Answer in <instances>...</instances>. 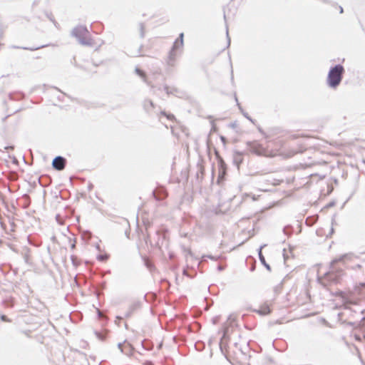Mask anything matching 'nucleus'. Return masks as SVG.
Listing matches in <instances>:
<instances>
[{
    "mask_svg": "<svg viewBox=\"0 0 365 365\" xmlns=\"http://www.w3.org/2000/svg\"><path fill=\"white\" fill-rule=\"evenodd\" d=\"M153 194L157 200H161L167 196L166 191L163 188L153 190Z\"/></svg>",
    "mask_w": 365,
    "mask_h": 365,
    "instance_id": "9",
    "label": "nucleus"
},
{
    "mask_svg": "<svg viewBox=\"0 0 365 365\" xmlns=\"http://www.w3.org/2000/svg\"><path fill=\"white\" fill-rule=\"evenodd\" d=\"M66 160L62 156H56L52 161V166L56 170H62L64 169Z\"/></svg>",
    "mask_w": 365,
    "mask_h": 365,
    "instance_id": "6",
    "label": "nucleus"
},
{
    "mask_svg": "<svg viewBox=\"0 0 365 365\" xmlns=\"http://www.w3.org/2000/svg\"><path fill=\"white\" fill-rule=\"evenodd\" d=\"M168 118L170 119V120H172L173 118H174V115H168Z\"/></svg>",
    "mask_w": 365,
    "mask_h": 365,
    "instance_id": "32",
    "label": "nucleus"
},
{
    "mask_svg": "<svg viewBox=\"0 0 365 365\" xmlns=\"http://www.w3.org/2000/svg\"><path fill=\"white\" fill-rule=\"evenodd\" d=\"M217 269H218V270L222 271V270L224 269V267L222 266H221V265H219Z\"/></svg>",
    "mask_w": 365,
    "mask_h": 365,
    "instance_id": "31",
    "label": "nucleus"
},
{
    "mask_svg": "<svg viewBox=\"0 0 365 365\" xmlns=\"http://www.w3.org/2000/svg\"><path fill=\"white\" fill-rule=\"evenodd\" d=\"M143 107L147 112H149L154 108V103L151 100L146 99L143 102Z\"/></svg>",
    "mask_w": 365,
    "mask_h": 365,
    "instance_id": "13",
    "label": "nucleus"
},
{
    "mask_svg": "<svg viewBox=\"0 0 365 365\" xmlns=\"http://www.w3.org/2000/svg\"><path fill=\"white\" fill-rule=\"evenodd\" d=\"M71 259L72 264H73V266L77 267L79 264L78 259L76 256L72 255L71 257Z\"/></svg>",
    "mask_w": 365,
    "mask_h": 365,
    "instance_id": "20",
    "label": "nucleus"
},
{
    "mask_svg": "<svg viewBox=\"0 0 365 365\" xmlns=\"http://www.w3.org/2000/svg\"><path fill=\"white\" fill-rule=\"evenodd\" d=\"M46 46L43 45V46H38V47H36V48H28V47H19V46H13L12 48H22L24 50L35 51V50H37V49H39V48H44Z\"/></svg>",
    "mask_w": 365,
    "mask_h": 365,
    "instance_id": "16",
    "label": "nucleus"
},
{
    "mask_svg": "<svg viewBox=\"0 0 365 365\" xmlns=\"http://www.w3.org/2000/svg\"><path fill=\"white\" fill-rule=\"evenodd\" d=\"M187 255H192V252H191L190 250H188L187 251Z\"/></svg>",
    "mask_w": 365,
    "mask_h": 365,
    "instance_id": "34",
    "label": "nucleus"
},
{
    "mask_svg": "<svg viewBox=\"0 0 365 365\" xmlns=\"http://www.w3.org/2000/svg\"><path fill=\"white\" fill-rule=\"evenodd\" d=\"M13 148V147H5V149Z\"/></svg>",
    "mask_w": 365,
    "mask_h": 365,
    "instance_id": "36",
    "label": "nucleus"
},
{
    "mask_svg": "<svg viewBox=\"0 0 365 365\" xmlns=\"http://www.w3.org/2000/svg\"><path fill=\"white\" fill-rule=\"evenodd\" d=\"M224 19L226 21V14H225V13L224 14Z\"/></svg>",
    "mask_w": 365,
    "mask_h": 365,
    "instance_id": "37",
    "label": "nucleus"
},
{
    "mask_svg": "<svg viewBox=\"0 0 365 365\" xmlns=\"http://www.w3.org/2000/svg\"><path fill=\"white\" fill-rule=\"evenodd\" d=\"M118 349L120 350V351H121L122 353H125L126 354H128V352H126V351H125L123 350V344H122V343H118Z\"/></svg>",
    "mask_w": 365,
    "mask_h": 365,
    "instance_id": "23",
    "label": "nucleus"
},
{
    "mask_svg": "<svg viewBox=\"0 0 365 365\" xmlns=\"http://www.w3.org/2000/svg\"><path fill=\"white\" fill-rule=\"evenodd\" d=\"M164 90L165 91V92L168 93V94H170V93H173L172 91L170 90L169 87L165 86L164 87Z\"/></svg>",
    "mask_w": 365,
    "mask_h": 365,
    "instance_id": "25",
    "label": "nucleus"
},
{
    "mask_svg": "<svg viewBox=\"0 0 365 365\" xmlns=\"http://www.w3.org/2000/svg\"><path fill=\"white\" fill-rule=\"evenodd\" d=\"M266 247V245H261L258 250V255H259V259L261 262V263L269 270L270 271L271 270V268H270V266L265 261V258L262 255V249Z\"/></svg>",
    "mask_w": 365,
    "mask_h": 365,
    "instance_id": "10",
    "label": "nucleus"
},
{
    "mask_svg": "<svg viewBox=\"0 0 365 365\" xmlns=\"http://www.w3.org/2000/svg\"><path fill=\"white\" fill-rule=\"evenodd\" d=\"M281 289H282V285H281V284H278L277 286H276V287H274V291L277 294H278V293H279V292H280Z\"/></svg>",
    "mask_w": 365,
    "mask_h": 365,
    "instance_id": "21",
    "label": "nucleus"
},
{
    "mask_svg": "<svg viewBox=\"0 0 365 365\" xmlns=\"http://www.w3.org/2000/svg\"><path fill=\"white\" fill-rule=\"evenodd\" d=\"M283 231H284V232L286 235L287 234V228H286V227H284V228Z\"/></svg>",
    "mask_w": 365,
    "mask_h": 365,
    "instance_id": "35",
    "label": "nucleus"
},
{
    "mask_svg": "<svg viewBox=\"0 0 365 365\" xmlns=\"http://www.w3.org/2000/svg\"><path fill=\"white\" fill-rule=\"evenodd\" d=\"M226 34H227V39H228V45L230 44V38L229 37V35H228V27L227 26H226Z\"/></svg>",
    "mask_w": 365,
    "mask_h": 365,
    "instance_id": "26",
    "label": "nucleus"
},
{
    "mask_svg": "<svg viewBox=\"0 0 365 365\" xmlns=\"http://www.w3.org/2000/svg\"><path fill=\"white\" fill-rule=\"evenodd\" d=\"M231 79L233 80V75L232 74V77H231Z\"/></svg>",
    "mask_w": 365,
    "mask_h": 365,
    "instance_id": "38",
    "label": "nucleus"
},
{
    "mask_svg": "<svg viewBox=\"0 0 365 365\" xmlns=\"http://www.w3.org/2000/svg\"><path fill=\"white\" fill-rule=\"evenodd\" d=\"M0 318L3 322H10L6 315H1Z\"/></svg>",
    "mask_w": 365,
    "mask_h": 365,
    "instance_id": "24",
    "label": "nucleus"
},
{
    "mask_svg": "<svg viewBox=\"0 0 365 365\" xmlns=\"http://www.w3.org/2000/svg\"><path fill=\"white\" fill-rule=\"evenodd\" d=\"M220 140H221V141L223 143V144H224V145L226 143V141H227V140H226L225 137H224V136H220Z\"/></svg>",
    "mask_w": 365,
    "mask_h": 365,
    "instance_id": "27",
    "label": "nucleus"
},
{
    "mask_svg": "<svg viewBox=\"0 0 365 365\" xmlns=\"http://www.w3.org/2000/svg\"><path fill=\"white\" fill-rule=\"evenodd\" d=\"M321 283L324 285V286H327V284H326V282H336L338 279H337V276L333 273L332 272H327L324 274V277L322 278V279H319Z\"/></svg>",
    "mask_w": 365,
    "mask_h": 365,
    "instance_id": "8",
    "label": "nucleus"
},
{
    "mask_svg": "<svg viewBox=\"0 0 365 365\" xmlns=\"http://www.w3.org/2000/svg\"><path fill=\"white\" fill-rule=\"evenodd\" d=\"M203 257H208V258H210L211 259H214V260L216 259V258L212 255H207V256H204Z\"/></svg>",
    "mask_w": 365,
    "mask_h": 365,
    "instance_id": "28",
    "label": "nucleus"
},
{
    "mask_svg": "<svg viewBox=\"0 0 365 365\" xmlns=\"http://www.w3.org/2000/svg\"><path fill=\"white\" fill-rule=\"evenodd\" d=\"M339 11H340V13L342 14L344 10H343V8L341 6H339Z\"/></svg>",
    "mask_w": 365,
    "mask_h": 365,
    "instance_id": "33",
    "label": "nucleus"
},
{
    "mask_svg": "<svg viewBox=\"0 0 365 365\" xmlns=\"http://www.w3.org/2000/svg\"><path fill=\"white\" fill-rule=\"evenodd\" d=\"M335 295L341 299L344 309L349 310L350 309V305L356 304L353 299L354 295L365 297V284L361 283L356 286L352 293L346 294L342 291H339L335 293Z\"/></svg>",
    "mask_w": 365,
    "mask_h": 365,
    "instance_id": "1",
    "label": "nucleus"
},
{
    "mask_svg": "<svg viewBox=\"0 0 365 365\" xmlns=\"http://www.w3.org/2000/svg\"><path fill=\"white\" fill-rule=\"evenodd\" d=\"M107 258H108V257H107V256H106V255H98V259L100 261H105V260H106V259H107Z\"/></svg>",
    "mask_w": 365,
    "mask_h": 365,
    "instance_id": "22",
    "label": "nucleus"
},
{
    "mask_svg": "<svg viewBox=\"0 0 365 365\" xmlns=\"http://www.w3.org/2000/svg\"><path fill=\"white\" fill-rule=\"evenodd\" d=\"M140 37L144 38L145 36V26L143 23H140Z\"/></svg>",
    "mask_w": 365,
    "mask_h": 365,
    "instance_id": "19",
    "label": "nucleus"
},
{
    "mask_svg": "<svg viewBox=\"0 0 365 365\" xmlns=\"http://www.w3.org/2000/svg\"><path fill=\"white\" fill-rule=\"evenodd\" d=\"M235 101L237 102V106H238L239 108L241 110V111H242V113L243 115H244L246 118H247L249 120H250L252 123H253V120H252V119L249 116V115H248L247 113L243 112V110H242V108H241V106H240V103H239V102H238V99H237V96H236V94H235Z\"/></svg>",
    "mask_w": 365,
    "mask_h": 365,
    "instance_id": "15",
    "label": "nucleus"
},
{
    "mask_svg": "<svg viewBox=\"0 0 365 365\" xmlns=\"http://www.w3.org/2000/svg\"><path fill=\"white\" fill-rule=\"evenodd\" d=\"M260 315H266L270 313L271 310L269 306L267 304L261 305L258 310L256 311Z\"/></svg>",
    "mask_w": 365,
    "mask_h": 365,
    "instance_id": "12",
    "label": "nucleus"
},
{
    "mask_svg": "<svg viewBox=\"0 0 365 365\" xmlns=\"http://www.w3.org/2000/svg\"><path fill=\"white\" fill-rule=\"evenodd\" d=\"M145 265H146L148 268L150 267V263L148 260H145Z\"/></svg>",
    "mask_w": 365,
    "mask_h": 365,
    "instance_id": "30",
    "label": "nucleus"
},
{
    "mask_svg": "<svg viewBox=\"0 0 365 365\" xmlns=\"http://www.w3.org/2000/svg\"><path fill=\"white\" fill-rule=\"evenodd\" d=\"M242 159L241 153H236L235 158H234V161L237 165V166H239L240 163H242Z\"/></svg>",
    "mask_w": 365,
    "mask_h": 365,
    "instance_id": "17",
    "label": "nucleus"
},
{
    "mask_svg": "<svg viewBox=\"0 0 365 365\" xmlns=\"http://www.w3.org/2000/svg\"><path fill=\"white\" fill-rule=\"evenodd\" d=\"M71 35L76 38L81 45L91 46L93 44V40L90 37L89 31L84 26L80 25L75 27L71 31Z\"/></svg>",
    "mask_w": 365,
    "mask_h": 365,
    "instance_id": "3",
    "label": "nucleus"
},
{
    "mask_svg": "<svg viewBox=\"0 0 365 365\" xmlns=\"http://www.w3.org/2000/svg\"><path fill=\"white\" fill-rule=\"evenodd\" d=\"M135 73L138 74V76H140L145 83H147L148 85H150V83L148 82H147V81H146L145 73L142 70H140L138 68H135Z\"/></svg>",
    "mask_w": 365,
    "mask_h": 365,
    "instance_id": "14",
    "label": "nucleus"
},
{
    "mask_svg": "<svg viewBox=\"0 0 365 365\" xmlns=\"http://www.w3.org/2000/svg\"><path fill=\"white\" fill-rule=\"evenodd\" d=\"M354 257V256L351 254H346L337 259H334L331 261V265L333 267L335 264H336L338 262H342L345 261L346 259L351 260V259Z\"/></svg>",
    "mask_w": 365,
    "mask_h": 365,
    "instance_id": "11",
    "label": "nucleus"
},
{
    "mask_svg": "<svg viewBox=\"0 0 365 365\" xmlns=\"http://www.w3.org/2000/svg\"><path fill=\"white\" fill-rule=\"evenodd\" d=\"M259 183L264 182L267 185H279L280 180L272 178L271 175H262L261 178L258 180Z\"/></svg>",
    "mask_w": 365,
    "mask_h": 365,
    "instance_id": "7",
    "label": "nucleus"
},
{
    "mask_svg": "<svg viewBox=\"0 0 365 365\" xmlns=\"http://www.w3.org/2000/svg\"><path fill=\"white\" fill-rule=\"evenodd\" d=\"M75 247H76V242L74 241V242H73V243L71 244V248L72 250H73V249H75Z\"/></svg>",
    "mask_w": 365,
    "mask_h": 365,
    "instance_id": "29",
    "label": "nucleus"
},
{
    "mask_svg": "<svg viewBox=\"0 0 365 365\" xmlns=\"http://www.w3.org/2000/svg\"><path fill=\"white\" fill-rule=\"evenodd\" d=\"M183 36V33H181L179 36V38L174 42L173 46L169 52L168 63L170 66H173L175 58L178 56V50L182 48Z\"/></svg>",
    "mask_w": 365,
    "mask_h": 365,
    "instance_id": "4",
    "label": "nucleus"
},
{
    "mask_svg": "<svg viewBox=\"0 0 365 365\" xmlns=\"http://www.w3.org/2000/svg\"><path fill=\"white\" fill-rule=\"evenodd\" d=\"M247 146L249 148L250 152H252L257 155H261L264 153V148L262 146V145H260L259 143H258L256 141L247 142Z\"/></svg>",
    "mask_w": 365,
    "mask_h": 365,
    "instance_id": "5",
    "label": "nucleus"
},
{
    "mask_svg": "<svg viewBox=\"0 0 365 365\" xmlns=\"http://www.w3.org/2000/svg\"><path fill=\"white\" fill-rule=\"evenodd\" d=\"M344 68L341 64L331 67L328 73L327 84L331 88H336L341 82Z\"/></svg>",
    "mask_w": 365,
    "mask_h": 365,
    "instance_id": "2",
    "label": "nucleus"
},
{
    "mask_svg": "<svg viewBox=\"0 0 365 365\" xmlns=\"http://www.w3.org/2000/svg\"><path fill=\"white\" fill-rule=\"evenodd\" d=\"M138 304H132L130 308H129V312L128 314H126V317H129L131 315V314L136 309L138 308Z\"/></svg>",
    "mask_w": 365,
    "mask_h": 365,
    "instance_id": "18",
    "label": "nucleus"
}]
</instances>
